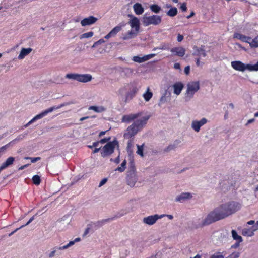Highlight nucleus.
<instances>
[{
    "label": "nucleus",
    "mask_w": 258,
    "mask_h": 258,
    "mask_svg": "<svg viewBox=\"0 0 258 258\" xmlns=\"http://www.w3.org/2000/svg\"><path fill=\"white\" fill-rule=\"evenodd\" d=\"M32 181L34 184L39 185L41 182L40 177L37 175H35L32 177Z\"/></svg>",
    "instance_id": "obj_36"
},
{
    "label": "nucleus",
    "mask_w": 258,
    "mask_h": 258,
    "mask_svg": "<svg viewBox=\"0 0 258 258\" xmlns=\"http://www.w3.org/2000/svg\"><path fill=\"white\" fill-rule=\"evenodd\" d=\"M164 216L165 215H159L158 214H155L153 215H150L144 217L143 219V222L148 225H153L158 220L164 217Z\"/></svg>",
    "instance_id": "obj_8"
},
{
    "label": "nucleus",
    "mask_w": 258,
    "mask_h": 258,
    "mask_svg": "<svg viewBox=\"0 0 258 258\" xmlns=\"http://www.w3.org/2000/svg\"><path fill=\"white\" fill-rule=\"evenodd\" d=\"M99 146V142L98 141L93 143L92 145H88V147L89 148H93V147H97Z\"/></svg>",
    "instance_id": "obj_47"
},
{
    "label": "nucleus",
    "mask_w": 258,
    "mask_h": 258,
    "mask_svg": "<svg viewBox=\"0 0 258 258\" xmlns=\"http://www.w3.org/2000/svg\"><path fill=\"white\" fill-rule=\"evenodd\" d=\"M254 121H255V119H254V118L249 119V120L247 121V123L246 124V125H247L248 124H250V123H251L253 122Z\"/></svg>",
    "instance_id": "obj_64"
},
{
    "label": "nucleus",
    "mask_w": 258,
    "mask_h": 258,
    "mask_svg": "<svg viewBox=\"0 0 258 258\" xmlns=\"http://www.w3.org/2000/svg\"><path fill=\"white\" fill-rule=\"evenodd\" d=\"M133 60L138 63L145 62L143 57H141L138 56H134L133 58Z\"/></svg>",
    "instance_id": "obj_38"
},
{
    "label": "nucleus",
    "mask_w": 258,
    "mask_h": 258,
    "mask_svg": "<svg viewBox=\"0 0 258 258\" xmlns=\"http://www.w3.org/2000/svg\"><path fill=\"white\" fill-rule=\"evenodd\" d=\"M26 160H31V162L32 163H35L38 161H39L40 159H41V158L39 157H35V158H33V157H26L24 158Z\"/></svg>",
    "instance_id": "obj_42"
},
{
    "label": "nucleus",
    "mask_w": 258,
    "mask_h": 258,
    "mask_svg": "<svg viewBox=\"0 0 258 258\" xmlns=\"http://www.w3.org/2000/svg\"><path fill=\"white\" fill-rule=\"evenodd\" d=\"M78 76L79 74L77 73H70L66 74L65 77L67 79L78 81Z\"/></svg>",
    "instance_id": "obj_30"
},
{
    "label": "nucleus",
    "mask_w": 258,
    "mask_h": 258,
    "mask_svg": "<svg viewBox=\"0 0 258 258\" xmlns=\"http://www.w3.org/2000/svg\"><path fill=\"white\" fill-rule=\"evenodd\" d=\"M124 72L127 73H132L133 72V70L130 68H126L124 69Z\"/></svg>",
    "instance_id": "obj_55"
},
{
    "label": "nucleus",
    "mask_w": 258,
    "mask_h": 258,
    "mask_svg": "<svg viewBox=\"0 0 258 258\" xmlns=\"http://www.w3.org/2000/svg\"><path fill=\"white\" fill-rule=\"evenodd\" d=\"M74 244H75V242H74V241H71L67 244H66V246L67 247V248L68 249V248L72 246Z\"/></svg>",
    "instance_id": "obj_52"
},
{
    "label": "nucleus",
    "mask_w": 258,
    "mask_h": 258,
    "mask_svg": "<svg viewBox=\"0 0 258 258\" xmlns=\"http://www.w3.org/2000/svg\"><path fill=\"white\" fill-rule=\"evenodd\" d=\"M208 122V120L203 117L200 120H193L191 121V127L196 133L200 132L201 127Z\"/></svg>",
    "instance_id": "obj_9"
},
{
    "label": "nucleus",
    "mask_w": 258,
    "mask_h": 258,
    "mask_svg": "<svg viewBox=\"0 0 258 258\" xmlns=\"http://www.w3.org/2000/svg\"><path fill=\"white\" fill-rule=\"evenodd\" d=\"M118 142L116 141L109 142L102 149L101 155L102 157H105L111 155L114 150V148L117 145Z\"/></svg>",
    "instance_id": "obj_7"
},
{
    "label": "nucleus",
    "mask_w": 258,
    "mask_h": 258,
    "mask_svg": "<svg viewBox=\"0 0 258 258\" xmlns=\"http://www.w3.org/2000/svg\"><path fill=\"white\" fill-rule=\"evenodd\" d=\"M24 227V225H22L20 227L17 228L16 230H15L14 231L12 232L11 233L9 234V236H12L13 234H14L16 231H17L19 229L23 228Z\"/></svg>",
    "instance_id": "obj_53"
},
{
    "label": "nucleus",
    "mask_w": 258,
    "mask_h": 258,
    "mask_svg": "<svg viewBox=\"0 0 258 258\" xmlns=\"http://www.w3.org/2000/svg\"><path fill=\"white\" fill-rule=\"evenodd\" d=\"M15 161V158L13 157H9L5 162L0 166V172L4 169L7 168L12 165Z\"/></svg>",
    "instance_id": "obj_23"
},
{
    "label": "nucleus",
    "mask_w": 258,
    "mask_h": 258,
    "mask_svg": "<svg viewBox=\"0 0 258 258\" xmlns=\"http://www.w3.org/2000/svg\"><path fill=\"white\" fill-rule=\"evenodd\" d=\"M29 165H30L29 164H25V165H24L23 166H22L19 167V170H23L25 168H26V167H27Z\"/></svg>",
    "instance_id": "obj_63"
},
{
    "label": "nucleus",
    "mask_w": 258,
    "mask_h": 258,
    "mask_svg": "<svg viewBox=\"0 0 258 258\" xmlns=\"http://www.w3.org/2000/svg\"><path fill=\"white\" fill-rule=\"evenodd\" d=\"M194 55L197 56L198 58H201L202 57H205L206 56V52L204 49V46H201L200 47H195Z\"/></svg>",
    "instance_id": "obj_15"
},
{
    "label": "nucleus",
    "mask_w": 258,
    "mask_h": 258,
    "mask_svg": "<svg viewBox=\"0 0 258 258\" xmlns=\"http://www.w3.org/2000/svg\"><path fill=\"white\" fill-rule=\"evenodd\" d=\"M232 68L237 71L244 72L246 71V64L240 60L233 61L231 62Z\"/></svg>",
    "instance_id": "obj_12"
},
{
    "label": "nucleus",
    "mask_w": 258,
    "mask_h": 258,
    "mask_svg": "<svg viewBox=\"0 0 258 258\" xmlns=\"http://www.w3.org/2000/svg\"><path fill=\"white\" fill-rule=\"evenodd\" d=\"M161 16L156 15H153L147 16L145 14L143 17V24L145 26H148L150 25H158L161 22Z\"/></svg>",
    "instance_id": "obj_6"
},
{
    "label": "nucleus",
    "mask_w": 258,
    "mask_h": 258,
    "mask_svg": "<svg viewBox=\"0 0 258 258\" xmlns=\"http://www.w3.org/2000/svg\"><path fill=\"white\" fill-rule=\"evenodd\" d=\"M200 58H197L196 60V65L197 66H200L201 65H202L203 64V63H202L200 60Z\"/></svg>",
    "instance_id": "obj_56"
},
{
    "label": "nucleus",
    "mask_w": 258,
    "mask_h": 258,
    "mask_svg": "<svg viewBox=\"0 0 258 258\" xmlns=\"http://www.w3.org/2000/svg\"><path fill=\"white\" fill-rule=\"evenodd\" d=\"M89 231H90V228H89V227L85 229L84 233L83 235V237H85L89 233Z\"/></svg>",
    "instance_id": "obj_58"
},
{
    "label": "nucleus",
    "mask_w": 258,
    "mask_h": 258,
    "mask_svg": "<svg viewBox=\"0 0 258 258\" xmlns=\"http://www.w3.org/2000/svg\"><path fill=\"white\" fill-rule=\"evenodd\" d=\"M94 33L93 32H88L82 34L80 36V39L90 38L93 36Z\"/></svg>",
    "instance_id": "obj_37"
},
{
    "label": "nucleus",
    "mask_w": 258,
    "mask_h": 258,
    "mask_svg": "<svg viewBox=\"0 0 258 258\" xmlns=\"http://www.w3.org/2000/svg\"><path fill=\"white\" fill-rule=\"evenodd\" d=\"M138 180V178L135 172L134 169L128 172L127 177H126V182L127 185H128L130 187H134L136 184L137 181Z\"/></svg>",
    "instance_id": "obj_10"
},
{
    "label": "nucleus",
    "mask_w": 258,
    "mask_h": 258,
    "mask_svg": "<svg viewBox=\"0 0 258 258\" xmlns=\"http://www.w3.org/2000/svg\"><path fill=\"white\" fill-rule=\"evenodd\" d=\"M183 39V35H181V34H178V36H177V41L178 42H181L182 41V40Z\"/></svg>",
    "instance_id": "obj_54"
},
{
    "label": "nucleus",
    "mask_w": 258,
    "mask_h": 258,
    "mask_svg": "<svg viewBox=\"0 0 258 258\" xmlns=\"http://www.w3.org/2000/svg\"><path fill=\"white\" fill-rule=\"evenodd\" d=\"M64 105L63 104H62L58 106H52L51 107H50V108L44 110L43 111H42V112L39 113V114H37L35 117H34L31 120H30L27 124H26L24 125V127H28L30 124L33 123L34 122L36 121V120L42 118L44 116H46L48 113L52 112L54 110L61 108V107L64 106Z\"/></svg>",
    "instance_id": "obj_5"
},
{
    "label": "nucleus",
    "mask_w": 258,
    "mask_h": 258,
    "mask_svg": "<svg viewBox=\"0 0 258 258\" xmlns=\"http://www.w3.org/2000/svg\"><path fill=\"white\" fill-rule=\"evenodd\" d=\"M177 14V9L176 8H171L167 13V15L170 17H174Z\"/></svg>",
    "instance_id": "obj_33"
},
{
    "label": "nucleus",
    "mask_w": 258,
    "mask_h": 258,
    "mask_svg": "<svg viewBox=\"0 0 258 258\" xmlns=\"http://www.w3.org/2000/svg\"><path fill=\"white\" fill-rule=\"evenodd\" d=\"M249 45L252 48L258 47V35L253 39H251L250 43H249Z\"/></svg>",
    "instance_id": "obj_31"
},
{
    "label": "nucleus",
    "mask_w": 258,
    "mask_h": 258,
    "mask_svg": "<svg viewBox=\"0 0 258 258\" xmlns=\"http://www.w3.org/2000/svg\"><path fill=\"white\" fill-rule=\"evenodd\" d=\"M138 33V31L131 29V30L127 33L122 34L121 38L123 40L131 39L136 37L137 36Z\"/></svg>",
    "instance_id": "obj_16"
},
{
    "label": "nucleus",
    "mask_w": 258,
    "mask_h": 258,
    "mask_svg": "<svg viewBox=\"0 0 258 258\" xmlns=\"http://www.w3.org/2000/svg\"><path fill=\"white\" fill-rule=\"evenodd\" d=\"M103 42H104V40L103 39H100L99 40L95 42L92 45V47L94 48V47H96L97 45L100 44Z\"/></svg>",
    "instance_id": "obj_46"
},
{
    "label": "nucleus",
    "mask_w": 258,
    "mask_h": 258,
    "mask_svg": "<svg viewBox=\"0 0 258 258\" xmlns=\"http://www.w3.org/2000/svg\"><path fill=\"white\" fill-rule=\"evenodd\" d=\"M97 21V18L94 16H89L85 18L81 21V24L82 26L90 25L94 24Z\"/></svg>",
    "instance_id": "obj_17"
},
{
    "label": "nucleus",
    "mask_w": 258,
    "mask_h": 258,
    "mask_svg": "<svg viewBox=\"0 0 258 258\" xmlns=\"http://www.w3.org/2000/svg\"><path fill=\"white\" fill-rule=\"evenodd\" d=\"M125 26V24L124 23H120L115 27H114L110 32L107 34L104 38L105 39H109L111 37H114L119 32H120L122 28Z\"/></svg>",
    "instance_id": "obj_13"
},
{
    "label": "nucleus",
    "mask_w": 258,
    "mask_h": 258,
    "mask_svg": "<svg viewBox=\"0 0 258 258\" xmlns=\"http://www.w3.org/2000/svg\"><path fill=\"white\" fill-rule=\"evenodd\" d=\"M126 161L124 160L122 163L121 164L120 166L118 167H117L115 171H118L120 172H122L124 171L126 168Z\"/></svg>",
    "instance_id": "obj_35"
},
{
    "label": "nucleus",
    "mask_w": 258,
    "mask_h": 258,
    "mask_svg": "<svg viewBox=\"0 0 258 258\" xmlns=\"http://www.w3.org/2000/svg\"><path fill=\"white\" fill-rule=\"evenodd\" d=\"M246 70L249 72L258 71V60L251 61L246 64Z\"/></svg>",
    "instance_id": "obj_21"
},
{
    "label": "nucleus",
    "mask_w": 258,
    "mask_h": 258,
    "mask_svg": "<svg viewBox=\"0 0 258 258\" xmlns=\"http://www.w3.org/2000/svg\"><path fill=\"white\" fill-rule=\"evenodd\" d=\"M150 117V115H145L142 112L123 115L121 118L122 122L130 123L134 121L125 130L123 135L124 138L134 137L146 126Z\"/></svg>",
    "instance_id": "obj_2"
},
{
    "label": "nucleus",
    "mask_w": 258,
    "mask_h": 258,
    "mask_svg": "<svg viewBox=\"0 0 258 258\" xmlns=\"http://www.w3.org/2000/svg\"><path fill=\"white\" fill-rule=\"evenodd\" d=\"M192 198V195L189 192H182L176 197L175 200L177 202H182Z\"/></svg>",
    "instance_id": "obj_20"
},
{
    "label": "nucleus",
    "mask_w": 258,
    "mask_h": 258,
    "mask_svg": "<svg viewBox=\"0 0 258 258\" xmlns=\"http://www.w3.org/2000/svg\"><path fill=\"white\" fill-rule=\"evenodd\" d=\"M88 110H93L96 113H102L105 111L106 108L103 106H90Z\"/></svg>",
    "instance_id": "obj_25"
},
{
    "label": "nucleus",
    "mask_w": 258,
    "mask_h": 258,
    "mask_svg": "<svg viewBox=\"0 0 258 258\" xmlns=\"http://www.w3.org/2000/svg\"><path fill=\"white\" fill-rule=\"evenodd\" d=\"M173 55L183 57L185 53V49L182 47H175L170 49Z\"/></svg>",
    "instance_id": "obj_14"
},
{
    "label": "nucleus",
    "mask_w": 258,
    "mask_h": 258,
    "mask_svg": "<svg viewBox=\"0 0 258 258\" xmlns=\"http://www.w3.org/2000/svg\"><path fill=\"white\" fill-rule=\"evenodd\" d=\"M200 88V82L192 81L189 82L186 85V91L184 94V100L186 102L189 101L194 98V95Z\"/></svg>",
    "instance_id": "obj_3"
},
{
    "label": "nucleus",
    "mask_w": 258,
    "mask_h": 258,
    "mask_svg": "<svg viewBox=\"0 0 258 258\" xmlns=\"http://www.w3.org/2000/svg\"><path fill=\"white\" fill-rule=\"evenodd\" d=\"M128 88L129 90L126 94V99H132L138 93L140 87L136 82H133L128 84L125 87H121L118 91L119 94H122L125 87Z\"/></svg>",
    "instance_id": "obj_4"
},
{
    "label": "nucleus",
    "mask_w": 258,
    "mask_h": 258,
    "mask_svg": "<svg viewBox=\"0 0 258 258\" xmlns=\"http://www.w3.org/2000/svg\"><path fill=\"white\" fill-rule=\"evenodd\" d=\"M166 101V97L165 96H162L160 99V103H164Z\"/></svg>",
    "instance_id": "obj_60"
},
{
    "label": "nucleus",
    "mask_w": 258,
    "mask_h": 258,
    "mask_svg": "<svg viewBox=\"0 0 258 258\" xmlns=\"http://www.w3.org/2000/svg\"><path fill=\"white\" fill-rule=\"evenodd\" d=\"M225 255L221 252H216L214 254L212 255L210 258H224Z\"/></svg>",
    "instance_id": "obj_39"
},
{
    "label": "nucleus",
    "mask_w": 258,
    "mask_h": 258,
    "mask_svg": "<svg viewBox=\"0 0 258 258\" xmlns=\"http://www.w3.org/2000/svg\"><path fill=\"white\" fill-rule=\"evenodd\" d=\"M128 17L131 18L128 21V24L132 29L139 32L140 25L139 19L132 15H128Z\"/></svg>",
    "instance_id": "obj_11"
},
{
    "label": "nucleus",
    "mask_w": 258,
    "mask_h": 258,
    "mask_svg": "<svg viewBox=\"0 0 258 258\" xmlns=\"http://www.w3.org/2000/svg\"><path fill=\"white\" fill-rule=\"evenodd\" d=\"M172 87L173 89V93L177 96H178L181 93L183 88L184 87V85L182 83L180 82H178L174 83Z\"/></svg>",
    "instance_id": "obj_18"
},
{
    "label": "nucleus",
    "mask_w": 258,
    "mask_h": 258,
    "mask_svg": "<svg viewBox=\"0 0 258 258\" xmlns=\"http://www.w3.org/2000/svg\"><path fill=\"white\" fill-rule=\"evenodd\" d=\"M180 8L183 11H186V10H187V7H186V5L185 4H183L181 5V7H180Z\"/></svg>",
    "instance_id": "obj_57"
},
{
    "label": "nucleus",
    "mask_w": 258,
    "mask_h": 258,
    "mask_svg": "<svg viewBox=\"0 0 258 258\" xmlns=\"http://www.w3.org/2000/svg\"><path fill=\"white\" fill-rule=\"evenodd\" d=\"M153 96V93L151 91L149 87H148L146 92L143 94V97L144 100L148 102L149 101Z\"/></svg>",
    "instance_id": "obj_28"
},
{
    "label": "nucleus",
    "mask_w": 258,
    "mask_h": 258,
    "mask_svg": "<svg viewBox=\"0 0 258 258\" xmlns=\"http://www.w3.org/2000/svg\"><path fill=\"white\" fill-rule=\"evenodd\" d=\"M32 51V49L31 48H22L18 57V58L19 59H24L25 57L28 55Z\"/></svg>",
    "instance_id": "obj_24"
},
{
    "label": "nucleus",
    "mask_w": 258,
    "mask_h": 258,
    "mask_svg": "<svg viewBox=\"0 0 258 258\" xmlns=\"http://www.w3.org/2000/svg\"><path fill=\"white\" fill-rule=\"evenodd\" d=\"M190 66H187L184 68V73L186 75H188L190 72Z\"/></svg>",
    "instance_id": "obj_51"
},
{
    "label": "nucleus",
    "mask_w": 258,
    "mask_h": 258,
    "mask_svg": "<svg viewBox=\"0 0 258 258\" xmlns=\"http://www.w3.org/2000/svg\"><path fill=\"white\" fill-rule=\"evenodd\" d=\"M107 182V179L104 178L99 183V187H100L102 186H103L104 184H105Z\"/></svg>",
    "instance_id": "obj_48"
},
{
    "label": "nucleus",
    "mask_w": 258,
    "mask_h": 258,
    "mask_svg": "<svg viewBox=\"0 0 258 258\" xmlns=\"http://www.w3.org/2000/svg\"><path fill=\"white\" fill-rule=\"evenodd\" d=\"M233 38L235 39H239L243 42L248 43L249 44L250 43L251 38L243 35L239 33H235L233 35Z\"/></svg>",
    "instance_id": "obj_19"
},
{
    "label": "nucleus",
    "mask_w": 258,
    "mask_h": 258,
    "mask_svg": "<svg viewBox=\"0 0 258 258\" xmlns=\"http://www.w3.org/2000/svg\"><path fill=\"white\" fill-rule=\"evenodd\" d=\"M133 9L135 13L138 15L142 14L144 11V8L140 3H136L134 4Z\"/></svg>",
    "instance_id": "obj_26"
},
{
    "label": "nucleus",
    "mask_w": 258,
    "mask_h": 258,
    "mask_svg": "<svg viewBox=\"0 0 258 258\" xmlns=\"http://www.w3.org/2000/svg\"><path fill=\"white\" fill-rule=\"evenodd\" d=\"M241 207V203L234 201H231L220 204L207 215L201 222L200 226L208 225L214 222L228 217L240 210Z\"/></svg>",
    "instance_id": "obj_1"
},
{
    "label": "nucleus",
    "mask_w": 258,
    "mask_h": 258,
    "mask_svg": "<svg viewBox=\"0 0 258 258\" xmlns=\"http://www.w3.org/2000/svg\"><path fill=\"white\" fill-rule=\"evenodd\" d=\"M239 256V252H233L226 258H238Z\"/></svg>",
    "instance_id": "obj_44"
},
{
    "label": "nucleus",
    "mask_w": 258,
    "mask_h": 258,
    "mask_svg": "<svg viewBox=\"0 0 258 258\" xmlns=\"http://www.w3.org/2000/svg\"><path fill=\"white\" fill-rule=\"evenodd\" d=\"M240 242H239L238 241H236V242L233 244L231 247L232 248H237L239 246V244H240Z\"/></svg>",
    "instance_id": "obj_62"
},
{
    "label": "nucleus",
    "mask_w": 258,
    "mask_h": 258,
    "mask_svg": "<svg viewBox=\"0 0 258 258\" xmlns=\"http://www.w3.org/2000/svg\"><path fill=\"white\" fill-rule=\"evenodd\" d=\"M251 228L254 232L258 230V221L254 223V225H253Z\"/></svg>",
    "instance_id": "obj_49"
},
{
    "label": "nucleus",
    "mask_w": 258,
    "mask_h": 258,
    "mask_svg": "<svg viewBox=\"0 0 258 258\" xmlns=\"http://www.w3.org/2000/svg\"><path fill=\"white\" fill-rule=\"evenodd\" d=\"M92 77L90 74H79L78 81L82 83H87L92 80Z\"/></svg>",
    "instance_id": "obj_22"
},
{
    "label": "nucleus",
    "mask_w": 258,
    "mask_h": 258,
    "mask_svg": "<svg viewBox=\"0 0 258 258\" xmlns=\"http://www.w3.org/2000/svg\"><path fill=\"white\" fill-rule=\"evenodd\" d=\"M55 248H56L57 251H58L59 250H62L67 249L66 245L62 246H56L55 247Z\"/></svg>",
    "instance_id": "obj_50"
},
{
    "label": "nucleus",
    "mask_w": 258,
    "mask_h": 258,
    "mask_svg": "<svg viewBox=\"0 0 258 258\" xmlns=\"http://www.w3.org/2000/svg\"><path fill=\"white\" fill-rule=\"evenodd\" d=\"M61 253L57 251L56 248L55 247L52 249V251L49 253L48 256L49 258H52L56 255H59Z\"/></svg>",
    "instance_id": "obj_34"
},
{
    "label": "nucleus",
    "mask_w": 258,
    "mask_h": 258,
    "mask_svg": "<svg viewBox=\"0 0 258 258\" xmlns=\"http://www.w3.org/2000/svg\"><path fill=\"white\" fill-rule=\"evenodd\" d=\"M150 10L155 13H158L161 11V8L160 7H159L158 5L154 4L150 6Z\"/></svg>",
    "instance_id": "obj_32"
},
{
    "label": "nucleus",
    "mask_w": 258,
    "mask_h": 258,
    "mask_svg": "<svg viewBox=\"0 0 258 258\" xmlns=\"http://www.w3.org/2000/svg\"><path fill=\"white\" fill-rule=\"evenodd\" d=\"M241 233L244 236L252 237L254 235V232L251 227L244 228L242 230Z\"/></svg>",
    "instance_id": "obj_27"
},
{
    "label": "nucleus",
    "mask_w": 258,
    "mask_h": 258,
    "mask_svg": "<svg viewBox=\"0 0 258 258\" xmlns=\"http://www.w3.org/2000/svg\"><path fill=\"white\" fill-rule=\"evenodd\" d=\"M155 56V54H150L143 56L144 61H147Z\"/></svg>",
    "instance_id": "obj_43"
},
{
    "label": "nucleus",
    "mask_w": 258,
    "mask_h": 258,
    "mask_svg": "<svg viewBox=\"0 0 258 258\" xmlns=\"http://www.w3.org/2000/svg\"><path fill=\"white\" fill-rule=\"evenodd\" d=\"M174 68L176 70H180V65L179 63H175L174 64Z\"/></svg>",
    "instance_id": "obj_59"
},
{
    "label": "nucleus",
    "mask_w": 258,
    "mask_h": 258,
    "mask_svg": "<svg viewBox=\"0 0 258 258\" xmlns=\"http://www.w3.org/2000/svg\"><path fill=\"white\" fill-rule=\"evenodd\" d=\"M110 140V138H105L102 139H101L100 141H98L99 142V144L100 143L101 144H104L107 142H108Z\"/></svg>",
    "instance_id": "obj_45"
},
{
    "label": "nucleus",
    "mask_w": 258,
    "mask_h": 258,
    "mask_svg": "<svg viewBox=\"0 0 258 258\" xmlns=\"http://www.w3.org/2000/svg\"><path fill=\"white\" fill-rule=\"evenodd\" d=\"M161 49V50H169V45L168 44H161L158 48H155V49Z\"/></svg>",
    "instance_id": "obj_41"
},
{
    "label": "nucleus",
    "mask_w": 258,
    "mask_h": 258,
    "mask_svg": "<svg viewBox=\"0 0 258 258\" xmlns=\"http://www.w3.org/2000/svg\"><path fill=\"white\" fill-rule=\"evenodd\" d=\"M143 146L144 145L141 146L137 145L138 150L137 153L142 157L143 156Z\"/></svg>",
    "instance_id": "obj_40"
},
{
    "label": "nucleus",
    "mask_w": 258,
    "mask_h": 258,
    "mask_svg": "<svg viewBox=\"0 0 258 258\" xmlns=\"http://www.w3.org/2000/svg\"><path fill=\"white\" fill-rule=\"evenodd\" d=\"M34 220V216H33L27 222V223L25 224V225H24V227L25 226H27L28 225H29L31 222H32L33 220Z\"/></svg>",
    "instance_id": "obj_61"
},
{
    "label": "nucleus",
    "mask_w": 258,
    "mask_h": 258,
    "mask_svg": "<svg viewBox=\"0 0 258 258\" xmlns=\"http://www.w3.org/2000/svg\"><path fill=\"white\" fill-rule=\"evenodd\" d=\"M232 238L236 240V241H238L239 242H241L242 241V238L241 236L238 235L237 233L235 230H232L231 231Z\"/></svg>",
    "instance_id": "obj_29"
}]
</instances>
